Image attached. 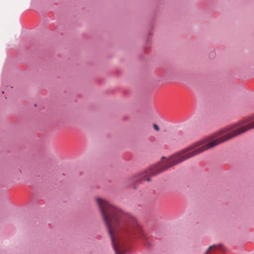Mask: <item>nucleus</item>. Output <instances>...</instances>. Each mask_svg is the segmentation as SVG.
<instances>
[{"instance_id":"1","label":"nucleus","mask_w":254,"mask_h":254,"mask_svg":"<svg viewBox=\"0 0 254 254\" xmlns=\"http://www.w3.org/2000/svg\"><path fill=\"white\" fill-rule=\"evenodd\" d=\"M254 127L253 119L240 121L227 127L208 136L205 139L197 142L188 148L183 150L171 156L169 158L162 157L160 162L151 166L147 170L141 172L133 180L134 184L147 181L168 168L203 151L243 133Z\"/></svg>"},{"instance_id":"7","label":"nucleus","mask_w":254,"mask_h":254,"mask_svg":"<svg viewBox=\"0 0 254 254\" xmlns=\"http://www.w3.org/2000/svg\"><path fill=\"white\" fill-rule=\"evenodd\" d=\"M36 106H37V104H35L34 105V106H35V107H36Z\"/></svg>"},{"instance_id":"5","label":"nucleus","mask_w":254,"mask_h":254,"mask_svg":"<svg viewBox=\"0 0 254 254\" xmlns=\"http://www.w3.org/2000/svg\"><path fill=\"white\" fill-rule=\"evenodd\" d=\"M153 127L155 130H156L157 131L159 130V127L156 124H154L153 125Z\"/></svg>"},{"instance_id":"4","label":"nucleus","mask_w":254,"mask_h":254,"mask_svg":"<svg viewBox=\"0 0 254 254\" xmlns=\"http://www.w3.org/2000/svg\"><path fill=\"white\" fill-rule=\"evenodd\" d=\"M215 52H212L211 53H210L209 54V57L211 58V59H213L215 57Z\"/></svg>"},{"instance_id":"2","label":"nucleus","mask_w":254,"mask_h":254,"mask_svg":"<svg viewBox=\"0 0 254 254\" xmlns=\"http://www.w3.org/2000/svg\"><path fill=\"white\" fill-rule=\"evenodd\" d=\"M96 200L116 254H125V250L120 252L119 247L121 243L124 244L123 239L126 237L140 238L147 248L151 247L149 238L134 217L125 213L107 201L99 198Z\"/></svg>"},{"instance_id":"6","label":"nucleus","mask_w":254,"mask_h":254,"mask_svg":"<svg viewBox=\"0 0 254 254\" xmlns=\"http://www.w3.org/2000/svg\"><path fill=\"white\" fill-rule=\"evenodd\" d=\"M133 188L134 189H136V187L134 186V185H133Z\"/></svg>"},{"instance_id":"3","label":"nucleus","mask_w":254,"mask_h":254,"mask_svg":"<svg viewBox=\"0 0 254 254\" xmlns=\"http://www.w3.org/2000/svg\"><path fill=\"white\" fill-rule=\"evenodd\" d=\"M219 247V249H222V248H221V247H222V246H221V245H219V246H216V245H213V246H211V247H210L209 248V249L207 250V252H206V253L205 254H207V253L209 252V251L210 250H213V249H215V248H216V247Z\"/></svg>"}]
</instances>
